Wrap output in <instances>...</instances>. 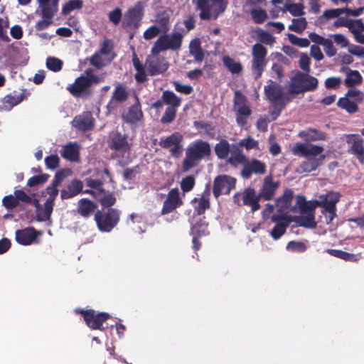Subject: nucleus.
Masks as SVG:
<instances>
[{"label":"nucleus","mask_w":364,"mask_h":364,"mask_svg":"<svg viewBox=\"0 0 364 364\" xmlns=\"http://www.w3.org/2000/svg\"><path fill=\"white\" fill-rule=\"evenodd\" d=\"M293 154L306 158L299 166V171L311 172L323 163L325 156L323 147L319 145L306 143H296L291 148Z\"/></svg>","instance_id":"nucleus-1"},{"label":"nucleus","mask_w":364,"mask_h":364,"mask_svg":"<svg viewBox=\"0 0 364 364\" xmlns=\"http://www.w3.org/2000/svg\"><path fill=\"white\" fill-rule=\"evenodd\" d=\"M211 153L210 144L198 139L191 142L186 150V156L182 163L183 172H188L196 167L204 158Z\"/></svg>","instance_id":"nucleus-2"},{"label":"nucleus","mask_w":364,"mask_h":364,"mask_svg":"<svg viewBox=\"0 0 364 364\" xmlns=\"http://www.w3.org/2000/svg\"><path fill=\"white\" fill-rule=\"evenodd\" d=\"M318 85V81L315 77L307 73L296 71L290 78L288 92L294 95L312 92L317 89Z\"/></svg>","instance_id":"nucleus-3"},{"label":"nucleus","mask_w":364,"mask_h":364,"mask_svg":"<svg viewBox=\"0 0 364 364\" xmlns=\"http://www.w3.org/2000/svg\"><path fill=\"white\" fill-rule=\"evenodd\" d=\"M228 0H196V8L202 20L215 19L225 12Z\"/></svg>","instance_id":"nucleus-4"},{"label":"nucleus","mask_w":364,"mask_h":364,"mask_svg":"<svg viewBox=\"0 0 364 364\" xmlns=\"http://www.w3.org/2000/svg\"><path fill=\"white\" fill-rule=\"evenodd\" d=\"M296 205L300 210L301 215L296 222L300 225L308 228H314L316 223L314 220V210L316 206L312 200L306 201L303 196H297Z\"/></svg>","instance_id":"nucleus-5"},{"label":"nucleus","mask_w":364,"mask_h":364,"mask_svg":"<svg viewBox=\"0 0 364 364\" xmlns=\"http://www.w3.org/2000/svg\"><path fill=\"white\" fill-rule=\"evenodd\" d=\"M183 35L180 32L171 34L163 33L154 43L151 48V54H159L161 51L168 50H177L181 46Z\"/></svg>","instance_id":"nucleus-6"},{"label":"nucleus","mask_w":364,"mask_h":364,"mask_svg":"<svg viewBox=\"0 0 364 364\" xmlns=\"http://www.w3.org/2000/svg\"><path fill=\"white\" fill-rule=\"evenodd\" d=\"M119 216V210L109 208L106 213L97 211L95 215V220L101 232H109L118 223Z\"/></svg>","instance_id":"nucleus-7"},{"label":"nucleus","mask_w":364,"mask_h":364,"mask_svg":"<svg viewBox=\"0 0 364 364\" xmlns=\"http://www.w3.org/2000/svg\"><path fill=\"white\" fill-rule=\"evenodd\" d=\"M145 4L137 1L125 13L122 19V26L124 28H138L144 14Z\"/></svg>","instance_id":"nucleus-8"},{"label":"nucleus","mask_w":364,"mask_h":364,"mask_svg":"<svg viewBox=\"0 0 364 364\" xmlns=\"http://www.w3.org/2000/svg\"><path fill=\"white\" fill-rule=\"evenodd\" d=\"M267 49L261 43H255L252 48V70L255 78L259 77L266 65Z\"/></svg>","instance_id":"nucleus-9"},{"label":"nucleus","mask_w":364,"mask_h":364,"mask_svg":"<svg viewBox=\"0 0 364 364\" xmlns=\"http://www.w3.org/2000/svg\"><path fill=\"white\" fill-rule=\"evenodd\" d=\"M55 181L46 189L49 197L47 198L43 207H38L37 209V216L41 221H46L50 219L54 206V200L58 194V186Z\"/></svg>","instance_id":"nucleus-10"},{"label":"nucleus","mask_w":364,"mask_h":364,"mask_svg":"<svg viewBox=\"0 0 364 364\" xmlns=\"http://www.w3.org/2000/svg\"><path fill=\"white\" fill-rule=\"evenodd\" d=\"M234 110L237 114L236 120L239 125L243 126L247 118L250 115L251 110L247 103L245 97L238 90L235 92Z\"/></svg>","instance_id":"nucleus-11"},{"label":"nucleus","mask_w":364,"mask_h":364,"mask_svg":"<svg viewBox=\"0 0 364 364\" xmlns=\"http://www.w3.org/2000/svg\"><path fill=\"white\" fill-rule=\"evenodd\" d=\"M108 145L111 149L122 155L129 154L132 146L127 135L118 132H112L109 134Z\"/></svg>","instance_id":"nucleus-12"},{"label":"nucleus","mask_w":364,"mask_h":364,"mask_svg":"<svg viewBox=\"0 0 364 364\" xmlns=\"http://www.w3.org/2000/svg\"><path fill=\"white\" fill-rule=\"evenodd\" d=\"M183 135L179 132H174L170 136L161 137L159 145L164 149L170 150L172 156L178 157L183 150Z\"/></svg>","instance_id":"nucleus-13"},{"label":"nucleus","mask_w":364,"mask_h":364,"mask_svg":"<svg viewBox=\"0 0 364 364\" xmlns=\"http://www.w3.org/2000/svg\"><path fill=\"white\" fill-rule=\"evenodd\" d=\"M168 67V64L164 58L159 54H151L146 60L145 68L148 73L155 75L164 73Z\"/></svg>","instance_id":"nucleus-14"},{"label":"nucleus","mask_w":364,"mask_h":364,"mask_svg":"<svg viewBox=\"0 0 364 364\" xmlns=\"http://www.w3.org/2000/svg\"><path fill=\"white\" fill-rule=\"evenodd\" d=\"M348 153L354 155L361 164H364V140L358 134H347Z\"/></svg>","instance_id":"nucleus-15"},{"label":"nucleus","mask_w":364,"mask_h":364,"mask_svg":"<svg viewBox=\"0 0 364 364\" xmlns=\"http://www.w3.org/2000/svg\"><path fill=\"white\" fill-rule=\"evenodd\" d=\"M235 186V179L227 175L216 177L213 183V194L218 198L221 194H228Z\"/></svg>","instance_id":"nucleus-16"},{"label":"nucleus","mask_w":364,"mask_h":364,"mask_svg":"<svg viewBox=\"0 0 364 364\" xmlns=\"http://www.w3.org/2000/svg\"><path fill=\"white\" fill-rule=\"evenodd\" d=\"M267 169L266 164L258 160L247 159L245 164L241 171V176L245 179L250 178L252 174L263 175L265 173Z\"/></svg>","instance_id":"nucleus-17"},{"label":"nucleus","mask_w":364,"mask_h":364,"mask_svg":"<svg viewBox=\"0 0 364 364\" xmlns=\"http://www.w3.org/2000/svg\"><path fill=\"white\" fill-rule=\"evenodd\" d=\"M81 314H83L84 320L87 325L92 329H101L102 323L107 320L109 315L107 313L95 314L94 310H82Z\"/></svg>","instance_id":"nucleus-18"},{"label":"nucleus","mask_w":364,"mask_h":364,"mask_svg":"<svg viewBox=\"0 0 364 364\" xmlns=\"http://www.w3.org/2000/svg\"><path fill=\"white\" fill-rule=\"evenodd\" d=\"M341 195L338 192L329 191L326 194L319 196L318 200H312L317 207H322L323 209H336V205L339 201Z\"/></svg>","instance_id":"nucleus-19"},{"label":"nucleus","mask_w":364,"mask_h":364,"mask_svg":"<svg viewBox=\"0 0 364 364\" xmlns=\"http://www.w3.org/2000/svg\"><path fill=\"white\" fill-rule=\"evenodd\" d=\"M182 205V200L179 196V191L178 188L171 189L164 203L161 210V214L165 215L169 213Z\"/></svg>","instance_id":"nucleus-20"},{"label":"nucleus","mask_w":364,"mask_h":364,"mask_svg":"<svg viewBox=\"0 0 364 364\" xmlns=\"http://www.w3.org/2000/svg\"><path fill=\"white\" fill-rule=\"evenodd\" d=\"M272 222L276 225L270 232V235L274 240L279 239L286 232V229L289 225V221L284 216L274 214L271 216Z\"/></svg>","instance_id":"nucleus-21"},{"label":"nucleus","mask_w":364,"mask_h":364,"mask_svg":"<svg viewBox=\"0 0 364 364\" xmlns=\"http://www.w3.org/2000/svg\"><path fill=\"white\" fill-rule=\"evenodd\" d=\"M279 187L278 181H273L272 176L269 175L264 178L263 185L259 191V196L266 200L273 198Z\"/></svg>","instance_id":"nucleus-22"},{"label":"nucleus","mask_w":364,"mask_h":364,"mask_svg":"<svg viewBox=\"0 0 364 364\" xmlns=\"http://www.w3.org/2000/svg\"><path fill=\"white\" fill-rule=\"evenodd\" d=\"M171 11L168 10L159 11L156 14L154 19V26L161 33H166L170 30L171 27Z\"/></svg>","instance_id":"nucleus-23"},{"label":"nucleus","mask_w":364,"mask_h":364,"mask_svg":"<svg viewBox=\"0 0 364 364\" xmlns=\"http://www.w3.org/2000/svg\"><path fill=\"white\" fill-rule=\"evenodd\" d=\"M259 198V194L257 195L255 189L252 188H246L242 193L243 205L250 206L252 212H255L260 208Z\"/></svg>","instance_id":"nucleus-24"},{"label":"nucleus","mask_w":364,"mask_h":364,"mask_svg":"<svg viewBox=\"0 0 364 364\" xmlns=\"http://www.w3.org/2000/svg\"><path fill=\"white\" fill-rule=\"evenodd\" d=\"M60 0H36L38 5V12L46 16H55L58 11V3Z\"/></svg>","instance_id":"nucleus-25"},{"label":"nucleus","mask_w":364,"mask_h":364,"mask_svg":"<svg viewBox=\"0 0 364 364\" xmlns=\"http://www.w3.org/2000/svg\"><path fill=\"white\" fill-rule=\"evenodd\" d=\"M72 123L73 127L82 131L90 130L94 126L92 117L89 112H84L75 117Z\"/></svg>","instance_id":"nucleus-26"},{"label":"nucleus","mask_w":364,"mask_h":364,"mask_svg":"<svg viewBox=\"0 0 364 364\" xmlns=\"http://www.w3.org/2000/svg\"><path fill=\"white\" fill-rule=\"evenodd\" d=\"M36 231L32 228L18 230L16 232V241L23 245H31L36 238Z\"/></svg>","instance_id":"nucleus-27"},{"label":"nucleus","mask_w":364,"mask_h":364,"mask_svg":"<svg viewBox=\"0 0 364 364\" xmlns=\"http://www.w3.org/2000/svg\"><path fill=\"white\" fill-rule=\"evenodd\" d=\"M298 136L306 141H316L326 140V135L324 132L314 129L308 128L298 133Z\"/></svg>","instance_id":"nucleus-28"},{"label":"nucleus","mask_w":364,"mask_h":364,"mask_svg":"<svg viewBox=\"0 0 364 364\" xmlns=\"http://www.w3.org/2000/svg\"><path fill=\"white\" fill-rule=\"evenodd\" d=\"M264 92L267 99L274 102L282 97L283 91L280 85L269 80L268 85L264 86Z\"/></svg>","instance_id":"nucleus-29"},{"label":"nucleus","mask_w":364,"mask_h":364,"mask_svg":"<svg viewBox=\"0 0 364 364\" xmlns=\"http://www.w3.org/2000/svg\"><path fill=\"white\" fill-rule=\"evenodd\" d=\"M90 86L89 78H87V75H82L77 77L75 82L68 87V90L73 95L79 96Z\"/></svg>","instance_id":"nucleus-30"},{"label":"nucleus","mask_w":364,"mask_h":364,"mask_svg":"<svg viewBox=\"0 0 364 364\" xmlns=\"http://www.w3.org/2000/svg\"><path fill=\"white\" fill-rule=\"evenodd\" d=\"M61 156L70 161L80 160L79 146L77 143H69L64 146L60 151Z\"/></svg>","instance_id":"nucleus-31"},{"label":"nucleus","mask_w":364,"mask_h":364,"mask_svg":"<svg viewBox=\"0 0 364 364\" xmlns=\"http://www.w3.org/2000/svg\"><path fill=\"white\" fill-rule=\"evenodd\" d=\"M83 183L79 180H74L68 186L66 189L61 191V198L68 199L71 198L82 191Z\"/></svg>","instance_id":"nucleus-32"},{"label":"nucleus","mask_w":364,"mask_h":364,"mask_svg":"<svg viewBox=\"0 0 364 364\" xmlns=\"http://www.w3.org/2000/svg\"><path fill=\"white\" fill-rule=\"evenodd\" d=\"M293 198V191L291 189H287L284 194L276 200V207L277 211L282 213L287 211Z\"/></svg>","instance_id":"nucleus-33"},{"label":"nucleus","mask_w":364,"mask_h":364,"mask_svg":"<svg viewBox=\"0 0 364 364\" xmlns=\"http://www.w3.org/2000/svg\"><path fill=\"white\" fill-rule=\"evenodd\" d=\"M190 54L193 56L196 61L201 62L203 60L204 54L201 48L200 40L198 38L193 39L189 44Z\"/></svg>","instance_id":"nucleus-34"},{"label":"nucleus","mask_w":364,"mask_h":364,"mask_svg":"<svg viewBox=\"0 0 364 364\" xmlns=\"http://www.w3.org/2000/svg\"><path fill=\"white\" fill-rule=\"evenodd\" d=\"M128 92L126 87L122 84H118L112 94L109 105L122 103L127 100Z\"/></svg>","instance_id":"nucleus-35"},{"label":"nucleus","mask_w":364,"mask_h":364,"mask_svg":"<svg viewBox=\"0 0 364 364\" xmlns=\"http://www.w3.org/2000/svg\"><path fill=\"white\" fill-rule=\"evenodd\" d=\"M246 161V156L238 149H232L228 158V163L235 167L239 165L244 166Z\"/></svg>","instance_id":"nucleus-36"},{"label":"nucleus","mask_w":364,"mask_h":364,"mask_svg":"<svg viewBox=\"0 0 364 364\" xmlns=\"http://www.w3.org/2000/svg\"><path fill=\"white\" fill-rule=\"evenodd\" d=\"M96 205L92 201L83 198L78 202V213L83 217H88L95 209Z\"/></svg>","instance_id":"nucleus-37"},{"label":"nucleus","mask_w":364,"mask_h":364,"mask_svg":"<svg viewBox=\"0 0 364 364\" xmlns=\"http://www.w3.org/2000/svg\"><path fill=\"white\" fill-rule=\"evenodd\" d=\"M283 12H289L293 16H301L304 15V6L300 3H285L284 5Z\"/></svg>","instance_id":"nucleus-38"},{"label":"nucleus","mask_w":364,"mask_h":364,"mask_svg":"<svg viewBox=\"0 0 364 364\" xmlns=\"http://www.w3.org/2000/svg\"><path fill=\"white\" fill-rule=\"evenodd\" d=\"M223 63L225 67L232 74H239L242 70L241 63L228 55L223 57Z\"/></svg>","instance_id":"nucleus-39"},{"label":"nucleus","mask_w":364,"mask_h":364,"mask_svg":"<svg viewBox=\"0 0 364 364\" xmlns=\"http://www.w3.org/2000/svg\"><path fill=\"white\" fill-rule=\"evenodd\" d=\"M363 77L358 70H348L345 79V84L347 87H353L361 84Z\"/></svg>","instance_id":"nucleus-40"},{"label":"nucleus","mask_w":364,"mask_h":364,"mask_svg":"<svg viewBox=\"0 0 364 364\" xmlns=\"http://www.w3.org/2000/svg\"><path fill=\"white\" fill-rule=\"evenodd\" d=\"M142 118V112L139 105L132 106L128 112L124 116V119L127 122L136 123L141 121Z\"/></svg>","instance_id":"nucleus-41"},{"label":"nucleus","mask_w":364,"mask_h":364,"mask_svg":"<svg viewBox=\"0 0 364 364\" xmlns=\"http://www.w3.org/2000/svg\"><path fill=\"white\" fill-rule=\"evenodd\" d=\"M161 98L165 104L170 105L169 107L177 108L181 105V98L177 97L176 95L171 91H164Z\"/></svg>","instance_id":"nucleus-42"},{"label":"nucleus","mask_w":364,"mask_h":364,"mask_svg":"<svg viewBox=\"0 0 364 364\" xmlns=\"http://www.w3.org/2000/svg\"><path fill=\"white\" fill-rule=\"evenodd\" d=\"M257 39L262 43L272 46L275 43V38L269 32L257 28L255 30Z\"/></svg>","instance_id":"nucleus-43"},{"label":"nucleus","mask_w":364,"mask_h":364,"mask_svg":"<svg viewBox=\"0 0 364 364\" xmlns=\"http://www.w3.org/2000/svg\"><path fill=\"white\" fill-rule=\"evenodd\" d=\"M215 151L219 159H228V154L231 151L229 143L225 140L220 141L215 145Z\"/></svg>","instance_id":"nucleus-44"},{"label":"nucleus","mask_w":364,"mask_h":364,"mask_svg":"<svg viewBox=\"0 0 364 364\" xmlns=\"http://www.w3.org/2000/svg\"><path fill=\"white\" fill-rule=\"evenodd\" d=\"M339 107L345 109L347 112L353 114L358 110L356 102L350 101L348 97L340 98L337 102Z\"/></svg>","instance_id":"nucleus-45"},{"label":"nucleus","mask_w":364,"mask_h":364,"mask_svg":"<svg viewBox=\"0 0 364 364\" xmlns=\"http://www.w3.org/2000/svg\"><path fill=\"white\" fill-rule=\"evenodd\" d=\"M307 26V21L305 18L301 17L294 18L291 23L289 26V30L300 33L305 30Z\"/></svg>","instance_id":"nucleus-46"},{"label":"nucleus","mask_w":364,"mask_h":364,"mask_svg":"<svg viewBox=\"0 0 364 364\" xmlns=\"http://www.w3.org/2000/svg\"><path fill=\"white\" fill-rule=\"evenodd\" d=\"M192 203L194 204L196 211L198 215L203 214L210 206L209 199L205 196L200 198H195Z\"/></svg>","instance_id":"nucleus-47"},{"label":"nucleus","mask_w":364,"mask_h":364,"mask_svg":"<svg viewBox=\"0 0 364 364\" xmlns=\"http://www.w3.org/2000/svg\"><path fill=\"white\" fill-rule=\"evenodd\" d=\"M250 15L255 23H263L268 18V14L264 9L260 8L252 9Z\"/></svg>","instance_id":"nucleus-48"},{"label":"nucleus","mask_w":364,"mask_h":364,"mask_svg":"<svg viewBox=\"0 0 364 364\" xmlns=\"http://www.w3.org/2000/svg\"><path fill=\"white\" fill-rule=\"evenodd\" d=\"M82 6V0H70L62 8V14L68 15L75 9H80Z\"/></svg>","instance_id":"nucleus-49"},{"label":"nucleus","mask_w":364,"mask_h":364,"mask_svg":"<svg viewBox=\"0 0 364 364\" xmlns=\"http://www.w3.org/2000/svg\"><path fill=\"white\" fill-rule=\"evenodd\" d=\"M100 53H95L90 58V63L97 68H102L105 66L110 62V60L105 58Z\"/></svg>","instance_id":"nucleus-50"},{"label":"nucleus","mask_w":364,"mask_h":364,"mask_svg":"<svg viewBox=\"0 0 364 364\" xmlns=\"http://www.w3.org/2000/svg\"><path fill=\"white\" fill-rule=\"evenodd\" d=\"M348 28L354 36L358 33H363L364 31V23L361 19H350Z\"/></svg>","instance_id":"nucleus-51"},{"label":"nucleus","mask_w":364,"mask_h":364,"mask_svg":"<svg viewBox=\"0 0 364 364\" xmlns=\"http://www.w3.org/2000/svg\"><path fill=\"white\" fill-rule=\"evenodd\" d=\"M101 205L104 207H109L113 205L116 202V198L112 193L107 194L105 191H103V193L100 196L97 198Z\"/></svg>","instance_id":"nucleus-52"},{"label":"nucleus","mask_w":364,"mask_h":364,"mask_svg":"<svg viewBox=\"0 0 364 364\" xmlns=\"http://www.w3.org/2000/svg\"><path fill=\"white\" fill-rule=\"evenodd\" d=\"M42 18L36 22V28L37 31H42L48 28L52 22L53 18L55 16H46L44 14H41Z\"/></svg>","instance_id":"nucleus-53"},{"label":"nucleus","mask_w":364,"mask_h":364,"mask_svg":"<svg viewBox=\"0 0 364 364\" xmlns=\"http://www.w3.org/2000/svg\"><path fill=\"white\" fill-rule=\"evenodd\" d=\"M328 252L333 256L338 258H341L346 261H354L355 260V255L350 254L348 252L337 250H328Z\"/></svg>","instance_id":"nucleus-54"},{"label":"nucleus","mask_w":364,"mask_h":364,"mask_svg":"<svg viewBox=\"0 0 364 364\" xmlns=\"http://www.w3.org/2000/svg\"><path fill=\"white\" fill-rule=\"evenodd\" d=\"M307 249V246L299 241H290L287 245V250L291 252H303Z\"/></svg>","instance_id":"nucleus-55"},{"label":"nucleus","mask_w":364,"mask_h":364,"mask_svg":"<svg viewBox=\"0 0 364 364\" xmlns=\"http://www.w3.org/2000/svg\"><path fill=\"white\" fill-rule=\"evenodd\" d=\"M20 100L11 95H6L2 100V107L4 110H10L20 102Z\"/></svg>","instance_id":"nucleus-56"},{"label":"nucleus","mask_w":364,"mask_h":364,"mask_svg":"<svg viewBox=\"0 0 364 364\" xmlns=\"http://www.w3.org/2000/svg\"><path fill=\"white\" fill-rule=\"evenodd\" d=\"M46 65L49 70L58 72L61 70L63 62L57 58L50 57L47 59Z\"/></svg>","instance_id":"nucleus-57"},{"label":"nucleus","mask_w":364,"mask_h":364,"mask_svg":"<svg viewBox=\"0 0 364 364\" xmlns=\"http://www.w3.org/2000/svg\"><path fill=\"white\" fill-rule=\"evenodd\" d=\"M87 186L94 191H98V196H100L105 190L102 187V183L98 179L87 178L85 180Z\"/></svg>","instance_id":"nucleus-58"},{"label":"nucleus","mask_w":364,"mask_h":364,"mask_svg":"<svg viewBox=\"0 0 364 364\" xmlns=\"http://www.w3.org/2000/svg\"><path fill=\"white\" fill-rule=\"evenodd\" d=\"M195 185V178L192 176H188L182 179L181 188L183 192H188L193 189Z\"/></svg>","instance_id":"nucleus-59"},{"label":"nucleus","mask_w":364,"mask_h":364,"mask_svg":"<svg viewBox=\"0 0 364 364\" xmlns=\"http://www.w3.org/2000/svg\"><path fill=\"white\" fill-rule=\"evenodd\" d=\"M299 67L305 73H309L311 59L306 53H301L299 58Z\"/></svg>","instance_id":"nucleus-60"},{"label":"nucleus","mask_w":364,"mask_h":364,"mask_svg":"<svg viewBox=\"0 0 364 364\" xmlns=\"http://www.w3.org/2000/svg\"><path fill=\"white\" fill-rule=\"evenodd\" d=\"M109 21L115 26L118 25L122 20V12L119 8H116L108 14Z\"/></svg>","instance_id":"nucleus-61"},{"label":"nucleus","mask_w":364,"mask_h":364,"mask_svg":"<svg viewBox=\"0 0 364 364\" xmlns=\"http://www.w3.org/2000/svg\"><path fill=\"white\" fill-rule=\"evenodd\" d=\"M239 144L241 146L245 147L247 150H250L252 149H259L258 141L250 136L242 139Z\"/></svg>","instance_id":"nucleus-62"},{"label":"nucleus","mask_w":364,"mask_h":364,"mask_svg":"<svg viewBox=\"0 0 364 364\" xmlns=\"http://www.w3.org/2000/svg\"><path fill=\"white\" fill-rule=\"evenodd\" d=\"M321 46H323L324 51L328 57L334 56L336 54V49L333 46L331 40L326 38Z\"/></svg>","instance_id":"nucleus-63"},{"label":"nucleus","mask_w":364,"mask_h":364,"mask_svg":"<svg viewBox=\"0 0 364 364\" xmlns=\"http://www.w3.org/2000/svg\"><path fill=\"white\" fill-rule=\"evenodd\" d=\"M334 42L341 48H346L350 46L348 38L341 33H336L331 36Z\"/></svg>","instance_id":"nucleus-64"}]
</instances>
